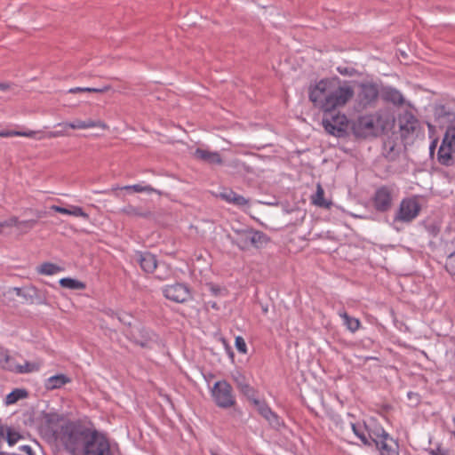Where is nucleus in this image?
<instances>
[{"label":"nucleus","mask_w":455,"mask_h":455,"mask_svg":"<svg viewBox=\"0 0 455 455\" xmlns=\"http://www.w3.org/2000/svg\"><path fill=\"white\" fill-rule=\"evenodd\" d=\"M227 237L231 243L242 251L263 248L270 240L264 232L248 227L241 228L233 227L232 234H228Z\"/></svg>","instance_id":"obj_3"},{"label":"nucleus","mask_w":455,"mask_h":455,"mask_svg":"<svg viewBox=\"0 0 455 455\" xmlns=\"http://www.w3.org/2000/svg\"><path fill=\"white\" fill-rule=\"evenodd\" d=\"M70 215L89 220V215L81 207L76 205H70Z\"/></svg>","instance_id":"obj_42"},{"label":"nucleus","mask_w":455,"mask_h":455,"mask_svg":"<svg viewBox=\"0 0 455 455\" xmlns=\"http://www.w3.org/2000/svg\"><path fill=\"white\" fill-rule=\"evenodd\" d=\"M251 403L257 408L259 413L266 420H267L272 427H277L280 426L279 418L277 414L274 412L265 402L259 401L257 398H253V401H251Z\"/></svg>","instance_id":"obj_14"},{"label":"nucleus","mask_w":455,"mask_h":455,"mask_svg":"<svg viewBox=\"0 0 455 455\" xmlns=\"http://www.w3.org/2000/svg\"><path fill=\"white\" fill-rule=\"evenodd\" d=\"M355 95L349 85H337L330 79L320 80L309 90V100L323 112H333L344 107Z\"/></svg>","instance_id":"obj_2"},{"label":"nucleus","mask_w":455,"mask_h":455,"mask_svg":"<svg viewBox=\"0 0 455 455\" xmlns=\"http://www.w3.org/2000/svg\"><path fill=\"white\" fill-rule=\"evenodd\" d=\"M62 268L53 263L44 262L37 267V272L41 275H52L60 272Z\"/></svg>","instance_id":"obj_29"},{"label":"nucleus","mask_w":455,"mask_h":455,"mask_svg":"<svg viewBox=\"0 0 455 455\" xmlns=\"http://www.w3.org/2000/svg\"><path fill=\"white\" fill-rule=\"evenodd\" d=\"M132 260L139 264L141 270L146 274H153L158 263L156 256L148 251H135Z\"/></svg>","instance_id":"obj_13"},{"label":"nucleus","mask_w":455,"mask_h":455,"mask_svg":"<svg viewBox=\"0 0 455 455\" xmlns=\"http://www.w3.org/2000/svg\"><path fill=\"white\" fill-rule=\"evenodd\" d=\"M162 291L167 299L176 303H185L192 299L188 286L180 283L165 285L163 287Z\"/></svg>","instance_id":"obj_9"},{"label":"nucleus","mask_w":455,"mask_h":455,"mask_svg":"<svg viewBox=\"0 0 455 455\" xmlns=\"http://www.w3.org/2000/svg\"><path fill=\"white\" fill-rule=\"evenodd\" d=\"M69 382H71L70 378H68L65 374H57L46 379L45 387L49 390H53L60 388L61 387Z\"/></svg>","instance_id":"obj_23"},{"label":"nucleus","mask_w":455,"mask_h":455,"mask_svg":"<svg viewBox=\"0 0 455 455\" xmlns=\"http://www.w3.org/2000/svg\"><path fill=\"white\" fill-rule=\"evenodd\" d=\"M60 442L70 455H120L105 435L74 422L61 427Z\"/></svg>","instance_id":"obj_1"},{"label":"nucleus","mask_w":455,"mask_h":455,"mask_svg":"<svg viewBox=\"0 0 455 455\" xmlns=\"http://www.w3.org/2000/svg\"><path fill=\"white\" fill-rule=\"evenodd\" d=\"M124 189H125V190L132 189L136 193H141V192L152 193V192L156 191V189H154L152 187H150L148 185L143 186L141 184H134V185L125 186V187H124Z\"/></svg>","instance_id":"obj_38"},{"label":"nucleus","mask_w":455,"mask_h":455,"mask_svg":"<svg viewBox=\"0 0 455 455\" xmlns=\"http://www.w3.org/2000/svg\"><path fill=\"white\" fill-rule=\"evenodd\" d=\"M154 337L155 333L144 327L138 330V335L134 332L131 333V339L141 347H148Z\"/></svg>","instance_id":"obj_18"},{"label":"nucleus","mask_w":455,"mask_h":455,"mask_svg":"<svg viewBox=\"0 0 455 455\" xmlns=\"http://www.w3.org/2000/svg\"><path fill=\"white\" fill-rule=\"evenodd\" d=\"M435 148V141H433L429 149H430V152H432L434 150V148Z\"/></svg>","instance_id":"obj_55"},{"label":"nucleus","mask_w":455,"mask_h":455,"mask_svg":"<svg viewBox=\"0 0 455 455\" xmlns=\"http://www.w3.org/2000/svg\"><path fill=\"white\" fill-rule=\"evenodd\" d=\"M398 125L401 137L406 140L412 137L419 130V121L411 112L404 111L398 116Z\"/></svg>","instance_id":"obj_11"},{"label":"nucleus","mask_w":455,"mask_h":455,"mask_svg":"<svg viewBox=\"0 0 455 455\" xmlns=\"http://www.w3.org/2000/svg\"><path fill=\"white\" fill-rule=\"evenodd\" d=\"M453 156H455V149L453 147H450L449 143L444 142V140H443L437 153L438 162L443 165H452Z\"/></svg>","instance_id":"obj_16"},{"label":"nucleus","mask_w":455,"mask_h":455,"mask_svg":"<svg viewBox=\"0 0 455 455\" xmlns=\"http://www.w3.org/2000/svg\"><path fill=\"white\" fill-rule=\"evenodd\" d=\"M212 395L215 403L220 408H230L235 403L231 385L226 381H217L212 389Z\"/></svg>","instance_id":"obj_5"},{"label":"nucleus","mask_w":455,"mask_h":455,"mask_svg":"<svg viewBox=\"0 0 455 455\" xmlns=\"http://www.w3.org/2000/svg\"><path fill=\"white\" fill-rule=\"evenodd\" d=\"M13 291H15L16 295L20 297V296H21L23 289L15 287V288H13Z\"/></svg>","instance_id":"obj_53"},{"label":"nucleus","mask_w":455,"mask_h":455,"mask_svg":"<svg viewBox=\"0 0 455 455\" xmlns=\"http://www.w3.org/2000/svg\"><path fill=\"white\" fill-rule=\"evenodd\" d=\"M435 116L440 124H443L445 122H450L453 118V114L448 111L445 106L441 105L435 108Z\"/></svg>","instance_id":"obj_28"},{"label":"nucleus","mask_w":455,"mask_h":455,"mask_svg":"<svg viewBox=\"0 0 455 455\" xmlns=\"http://www.w3.org/2000/svg\"><path fill=\"white\" fill-rule=\"evenodd\" d=\"M120 212L128 217H139L143 219H150L154 216L153 212L146 207L126 205L120 210Z\"/></svg>","instance_id":"obj_19"},{"label":"nucleus","mask_w":455,"mask_h":455,"mask_svg":"<svg viewBox=\"0 0 455 455\" xmlns=\"http://www.w3.org/2000/svg\"><path fill=\"white\" fill-rule=\"evenodd\" d=\"M379 97V89L375 84L363 83L359 85L357 101L362 108L371 106Z\"/></svg>","instance_id":"obj_12"},{"label":"nucleus","mask_w":455,"mask_h":455,"mask_svg":"<svg viewBox=\"0 0 455 455\" xmlns=\"http://www.w3.org/2000/svg\"><path fill=\"white\" fill-rule=\"evenodd\" d=\"M322 123L327 132L331 135L341 136L345 132L347 118L339 111L323 112Z\"/></svg>","instance_id":"obj_6"},{"label":"nucleus","mask_w":455,"mask_h":455,"mask_svg":"<svg viewBox=\"0 0 455 455\" xmlns=\"http://www.w3.org/2000/svg\"><path fill=\"white\" fill-rule=\"evenodd\" d=\"M21 450L28 453L29 455H32V449L28 445H23L21 446Z\"/></svg>","instance_id":"obj_52"},{"label":"nucleus","mask_w":455,"mask_h":455,"mask_svg":"<svg viewBox=\"0 0 455 455\" xmlns=\"http://www.w3.org/2000/svg\"><path fill=\"white\" fill-rule=\"evenodd\" d=\"M0 137H10V131H2L0 132Z\"/></svg>","instance_id":"obj_54"},{"label":"nucleus","mask_w":455,"mask_h":455,"mask_svg":"<svg viewBox=\"0 0 455 455\" xmlns=\"http://www.w3.org/2000/svg\"><path fill=\"white\" fill-rule=\"evenodd\" d=\"M18 223H19V219L15 216H13L4 221L0 222V233H2L3 228L14 227V226L18 225Z\"/></svg>","instance_id":"obj_43"},{"label":"nucleus","mask_w":455,"mask_h":455,"mask_svg":"<svg viewBox=\"0 0 455 455\" xmlns=\"http://www.w3.org/2000/svg\"><path fill=\"white\" fill-rule=\"evenodd\" d=\"M58 126H63L64 128L68 127L71 129H87V128H92V127H101L104 126V124H101V122H95L91 119L82 121V120H75L70 123H61L58 124Z\"/></svg>","instance_id":"obj_22"},{"label":"nucleus","mask_w":455,"mask_h":455,"mask_svg":"<svg viewBox=\"0 0 455 455\" xmlns=\"http://www.w3.org/2000/svg\"><path fill=\"white\" fill-rule=\"evenodd\" d=\"M376 448L379 451V455H399L398 443L391 436L377 443Z\"/></svg>","instance_id":"obj_17"},{"label":"nucleus","mask_w":455,"mask_h":455,"mask_svg":"<svg viewBox=\"0 0 455 455\" xmlns=\"http://www.w3.org/2000/svg\"><path fill=\"white\" fill-rule=\"evenodd\" d=\"M62 419L61 416L57 412H45L44 411L40 419V430L45 435L60 441L61 428L58 430V425ZM66 424H64L65 426ZM63 425L60 427H62Z\"/></svg>","instance_id":"obj_8"},{"label":"nucleus","mask_w":455,"mask_h":455,"mask_svg":"<svg viewBox=\"0 0 455 455\" xmlns=\"http://www.w3.org/2000/svg\"><path fill=\"white\" fill-rule=\"evenodd\" d=\"M60 284L61 287L70 290H84L85 288V284L83 282L70 277L61 278Z\"/></svg>","instance_id":"obj_30"},{"label":"nucleus","mask_w":455,"mask_h":455,"mask_svg":"<svg viewBox=\"0 0 455 455\" xmlns=\"http://www.w3.org/2000/svg\"><path fill=\"white\" fill-rule=\"evenodd\" d=\"M382 97L386 101L391 102L395 105H402L404 102L402 93L392 87L385 88L382 92Z\"/></svg>","instance_id":"obj_24"},{"label":"nucleus","mask_w":455,"mask_h":455,"mask_svg":"<svg viewBox=\"0 0 455 455\" xmlns=\"http://www.w3.org/2000/svg\"><path fill=\"white\" fill-rule=\"evenodd\" d=\"M384 127V121L379 113L359 116L352 124L353 133L358 138L377 136Z\"/></svg>","instance_id":"obj_4"},{"label":"nucleus","mask_w":455,"mask_h":455,"mask_svg":"<svg viewBox=\"0 0 455 455\" xmlns=\"http://www.w3.org/2000/svg\"><path fill=\"white\" fill-rule=\"evenodd\" d=\"M37 132L34 131L29 132H17V131H10V137L12 136H22V137H35Z\"/></svg>","instance_id":"obj_46"},{"label":"nucleus","mask_w":455,"mask_h":455,"mask_svg":"<svg viewBox=\"0 0 455 455\" xmlns=\"http://www.w3.org/2000/svg\"><path fill=\"white\" fill-rule=\"evenodd\" d=\"M210 289L214 295H218L221 292V289L219 286L213 284L211 285Z\"/></svg>","instance_id":"obj_51"},{"label":"nucleus","mask_w":455,"mask_h":455,"mask_svg":"<svg viewBox=\"0 0 455 455\" xmlns=\"http://www.w3.org/2000/svg\"><path fill=\"white\" fill-rule=\"evenodd\" d=\"M337 71L343 76H354L356 74V70L354 68L349 67H338Z\"/></svg>","instance_id":"obj_44"},{"label":"nucleus","mask_w":455,"mask_h":455,"mask_svg":"<svg viewBox=\"0 0 455 455\" xmlns=\"http://www.w3.org/2000/svg\"><path fill=\"white\" fill-rule=\"evenodd\" d=\"M220 197L226 202L236 206H245L249 201L243 196L236 194L233 190H227L220 194Z\"/></svg>","instance_id":"obj_21"},{"label":"nucleus","mask_w":455,"mask_h":455,"mask_svg":"<svg viewBox=\"0 0 455 455\" xmlns=\"http://www.w3.org/2000/svg\"><path fill=\"white\" fill-rule=\"evenodd\" d=\"M445 268L451 275H455V251L447 257Z\"/></svg>","instance_id":"obj_40"},{"label":"nucleus","mask_w":455,"mask_h":455,"mask_svg":"<svg viewBox=\"0 0 455 455\" xmlns=\"http://www.w3.org/2000/svg\"><path fill=\"white\" fill-rule=\"evenodd\" d=\"M20 297L24 298L27 300L29 299L31 303L34 302V298L35 297L37 298V302L38 303H44V299H43L41 297L38 296V290L36 288H35V287H29V288L25 289V290L23 289Z\"/></svg>","instance_id":"obj_32"},{"label":"nucleus","mask_w":455,"mask_h":455,"mask_svg":"<svg viewBox=\"0 0 455 455\" xmlns=\"http://www.w3.org/2000/svg\"><path fill=\"white\" fill-rule=\"evenodd\" d=\"M339 315L343 319L344 325L351 332H355L360 328L361 323L358 318L350 316L346 311L339 312Z\"/></svg>","instance_id":"obj_25"},{"label":"nucleus","mask_w":455,"mask_h":455,"mask_svg":"<svg viewBox=\"0 0 455 455\" xmlns=\"http://www.w3.org/2000/svg\"><path fill=\"white\" fill-rule=\"evenodd\" d=\"M20 438L21 435L19 432L6 427L5 440L10 446L14 445Z\"/></svg>","instance_id":"obj_36"},{"label":"nucleus","mask_w":455,"mask_h":455,"mask_svg":"<svg viewBox=\"0 0 455 455\" xmlns=\"http://www.w3.org/2000/svg\"><path fill=\"white\" fill-rule=\"evenodd\" d=\"M36 223L37 221L36 220H28L22 221L19 220V223L16 225V227H18L23 233H27L31 230Z\"/></svg>","instance_id":"obj_39"},{"label":"nucleus","mask_w":455,"mask_h":455,"mask_svg":"<svg viewBox=\"0 0 455 455\" xmlns=\"http://www.w3.org/2000/svg\"><path fill=\"white\" fill-rule=\"evenodd\" d=\"M420 209V204L416 198H404L400 203L394 221L410 223L418 217Z\"/></svg>","instance_id":"obj_7"},{"label":"nucleus","mask_w":455,"mask_h":455,"mask_svg":"<svg viewBox=\"0 0 455 455\" xmlns=\"http://www.w3.org/2000/svg\"><path fill=\"white\" fill-rule=\"evenodd\" d=\"M6 427L0 425V443L5 440Z\"/></svg>","instance_id":"obj_50"},{"label":"nucleus","mask_w":455,"mask_h":455,"mask_svg":"<svg viewBox=\"0 0 455 455\" xmlns=\"http://www.w3.org/2000/svg\"><path fill=\"white\" fill-rule=\"evenodd\" d=\"M323 196L324 191L321 185L318 184L316 188V192L312 196V203L320 207H327L328 204L325 202Z\"/></svg>","instance_id":"obj_34"},{"label":"nucleus","mask_w":455,"mask_h":455,"mask_svg":"<svg viewBox=\"0 0 455 455\" xmlns=\"http://www.w3.org/2000/svg\"><path fill=\"white\" fill-rule=\"evenodd\" d=\"M193 156L196 160L202 161L208 164H212V165L223 164V159H222L220 154L217 151H211L208 149H204V148H198L194 151Z\"/></svg>","instance_id":"obj_15"},{"label":"nucleus","mask_w":455,"mask_h":455,"mask_svg":"<svg viewBox=\"0 0 455 455\" xmlns=\"http://www.w3.org/2000/svg\"><path fill=\"white\" fill-rule=\"evenodd\" d=\"M429 453L431 455H450L449 450L442 448L441 446H437L435 449L430 450Z\"/></svg>","instance_id":"obj_47"},{"label":"nucleus","mask_w":455,"mask_h":455,"mask_svg":"<svg viewBox=\"0 0 455 455\" xmlns=\"http://www.w3.org/2000/svg\"><path fill=\"white\" fill-rule=\"evenodd\" d=\"M394 189L388 186H382L379 188L373 196V206L377 212H388L393 204Z\"/></svg>","instance_id":"obj_10"},{"label":"nucleus","mask_w":455,"mask_h":455,"mask_svg":"<svg viewBox=\"0 0 455 455\" xmlns=\"http://www.w3.org/2000/svg\"><path fill=\"white\" fill-rule=\"evenodd\" d=\"M347 418H353V415H352V414H350V413H347Z\"/></svg>","instance_id":"obj_59"},{"label":"nucleus","mask_w":455,"mask_h":455,"mask_svg":"<svg viewBox=\"0 0 455 455\" xmlns=\"http://www.w3.org/2000/svg\"><path fill=\"white\" fill-rule=\"evenodd\" d=\"M349 426L352 428L354 434L363 442L364 445L371 446V443L369 441L367 435L363 432L362 427L353 421H349Z\"/></svg>","instance_id":"obj_31"},{"label":"nucleus","mask_w":455,"mask_h":455,"mask_svg":"<svg viewBox=\"0 0 455 455\" xmlns=\"http://www.w3.org/2000/svg\"><path fill=\"white\" fill-rule=\"evenodd\" d=\"M11 356L7 350L0 348V366L13 371V367L10 364Z\"/></svg>","instance_id":"obj_37"},{"label":"nucleus","mask_w":455,"mask_h":455,"mask_svg":"<svg viewBox=\"0 0 455 455\" xmlns=\"http://www.w3.org/2000/svg\"><path fill=\"white\" fill-rule=\"evenodd\" d=\"M28 393L24 388H15L9 393L4 400L5 405H11L17 403L19 400L24 399L28 396Z\"/></svg>","instance_id":"obj_27"},{"label":"nucleus","mask_w":455,"mask_h":455,"mask_svg":"<svg viewBox=\"0 0 455 455\" xmlns=\"http://www.w3.org/2000/svg\"><path fill=\"white\" fill-rule=\"evenodd\" d=\"M66 135H67V132L65 130L52 131V132H48L47 133H45V135H44L43 138L52 139V138H57V137H61V136H66ZM39 139H42V137H39Z\"/></svg>","instance_id":"obj_45"},{"label":"nucleus","mask_w":455,"mask_h":455,"mask_svg":"<svg viewBox=\"0 0 455 455\" xmlns=\"http://www.w3.org/2000/svg\"><path fill=\"white\" fill-rule=\"evenodd\" d=\"M234 380L237 386V388L251 402L255 397V390L246 381L245 377L237 373L234 376Z\"/></svg>","instance_id":"obj_20"},{"label":"nucleus","mask_w":455,"mask_h":455,"mask_svg":"<svg viewBox=\"0 0 455 455\" xmlns=\"http://www.w3.org/2000/svg\"><path fill=\"white\" fill-rule=\"evenodd\" d=\"M13 84L11 83H0V91L6 92L12 89Z\"/></svg>","instance_id":"obj_49"},{"label":"nucleus","mask_w":455,"mask_h":455,"mask_svg":"<svg viewBox=\"0 0 455 455\" xmlns=\"http://www.w3.org/2000/svg\"><path fill=\"white\" fill-rule=\"evenodd\" d=\"M235 346L239 353H241V354L247 353V346H246L245 340L243 337L237 336L235 338Z\"/></svg>","instance_id":"obj_41"},{"label":"nucleus","mask_w":455,"mask_h":455,"mask_svg":"<svg viewBox=\"0 0 455 455\" xmlns=\"http://www.w3.org/2000/svg\"><path fill=\"white\" fill-rule=\"evenodd\" d=\"M110 90V86L107 85L102 88H91V87H74L68 90L69 93H78V92H105Z\"/></svg>","instance_id":"obj_35"},{"label":"nucleus","mask_w":455,"mask_h":455,"mask_svg":"<svg viewBox=\"0 0 455 455\" xmlns=\"http://www.w3.org/2000/svg\"><path fill=\"white\" fill-rule=\"evenodd\" d=\"M389 434L386 432L382 427H375L373 429L368 430V435L369 441L372 443L377 445V443H380V441H384L386 437H389Z\"/></svg>","instance_id":"obj_26"},{"label":"nucleus","mask_w":455,"mask_h":455,"mask_svg":"<svg viewBox=\"0 0 455 455\" xmlns=\"http://www.w3.org/2000/svg\"><path fill=\"white\" fill-rule=\"evenodd\" d=\"M51 209L59 213L70 215V207L65 208L59 205H52Z\"/></svg>","instance_id":"obj_48"},{"label":"nucleus","mask_w":455,"mask_h":455,"mask_svg":"<svg viewBox=\"0 0 455 455\" xmlns=\"http://www.w3.org/2000/svg\"><path fill=\"white\" fill-rule=\"evenodd\" d=\"M36 216L37 218H42L44 216V213L42 212H37Z\"/></svg>","instance_id":"obj_56"},{"label":"nucleus","mask_w":455,"mask_h":455,"mask_svg":"<svg viewBox=\"0 0 455 455\" xmlns=\"http://www.w3.org/2000/svg\"><path fill=\"white\" fill-rule=\"evenodd\" d=\"M413 395H414V394H413V393H411V392H409V393H408V396H409L410 398H411V397H413Z\"/></svg>","instance_id":"obj_58"},{"label":"nucleus","mask_w":455,"mask_h":455,"mask_svg":"<svg viewBox=\"0 0 455 455\" xmlns=\"http://www.w3.org/2000/svg\"><path fill=\"white\" fill-rule=\"evenodd\" d=\"M413 395H414V394H413V393H411V392H409V393H408V396H409L410 398H411V397H413Z\"/></svg>","instance_id":"obj_57"},{"label":"nucleus","mask_w":455,"mask_h":455,"mask_svg":"<svg viewBox=\"0 0 455 455\" xmlns=\"http://www.w3.org/2000/svg\"><path fill=\"white\" fill-rule=\"evenodd\" d=\"M40 364L37 363L26 362L23 365H16L13 370L18 373H30L38 371Z\"/></svg>","instance_id":"obj_33"}]
</instances>
